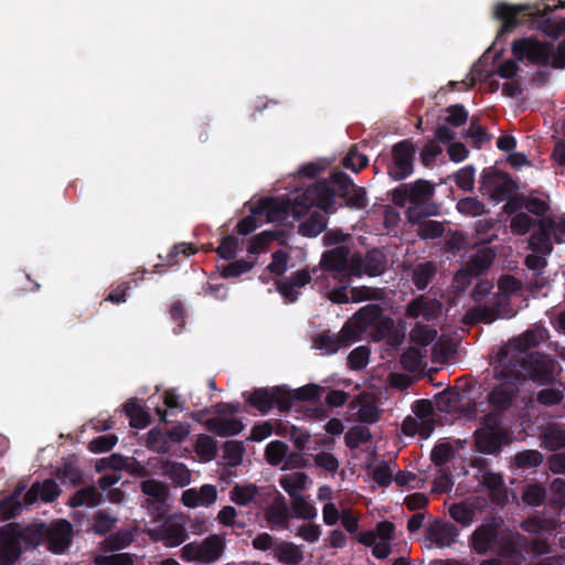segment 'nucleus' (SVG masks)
<instances>
[{"label":"nucleus","mask_w":565,"mask_h":565,"mask_svg":"<svg viewBox=\"0 0 565 565\" xmlns=\"http://www.w3.org/2000/svg\"><path fill=\"white\" fill-rule=\"evenodd\" d=\"M366 190L354 184L343 171H333L329 178L318 180L297 195L291 213L296 218L306 215L312 206L326 213H334L341 206L363 210L367 206Z\"/></svg>","instance_id":"1"},{"label":"nucleus","mask_w":565,"mask_h":565,"mask_svg":"<svg viewBox=\"0 0 565 565\" xmlns=\"http://www.w3.org/2000/svg\"><path fill=\"white\" fill-rule=\"evenodd\" d=\"M542 341V333L536 330H526L519 338H514L498 353L499 361H508L527 372L530 380L539 385H546L554 381L555 361L547 354L533 351Z\"/></svg>","instance_id":"2"},{"label":"nucleus","mask_w":565,"mask_h":565,"mask_svg":"<svg viewBox=\"0 0 565 565\" xmlns=\"http://www.w3.org/2000/svg\"><path fill=\"white\" fill-rule=\"evenodd\" d=\"M561 8H565V1L558 0L555 6L545 4L543 9L537 8L536 11H531V7L525 4L499 2L493 13L494 18L501 21L497 39L513 32L519 25L529 24L531 29L556 40L565 33V18L554 20L551 13Z\"/></svg>","instance_id":"3"},{"label":"nucleus","mask_w":565,"mask_h":565,"mask_svg":"<svg viewBox=\"0 0 565 565\" xmlns=\"http://www.w3.org/2000/svg\"><path fill=\"white\" fill-rule=\"evenodd\" d=\"M497 361L498 365L494 367L497 384L489 392L487 401L493 408V413L499 415L512 406L520 393V387L530 380V376L515 364L498 359Z\"/></svg>","instance_id":"4"},{"label":"nucleus","mask_w":565,"mask_h":565,"mask_svg":"<svg viewBox=\"0 0 565 565\" xmlns=\"http://www.w3.org/2000/svg\"><path fill=\"white\" fill-rule=\"evenodd\" d=\"M511 51L519 62L565 70V39L554 45L534 38H520L512 42Z\"/></svg>","instance_id":"5"},{"label":"nucleus","mask_w":565,"mask_h":565,"mask_svg":"<svg viewBox=\"0 0 565 565\" xmlns=\"http://www.w3.org/2000/svg\"><path fill=\"white\" fill-rule=\"evenodd\" d=\"M475 447L478 452L498 456L513 438L509 430L501 425L495 413H488L482 417L481 426L473 433Z\"/></svg>","instance_id":"6"},{"label":"nucleus","mask_w":565,"mask_h":565,"mask_svg":"<svg viewBox=\"0 0 565 565\" xmlns=\"http://www.w3.org/2000/svg\"><path fill=\"white\" fill-rule=\"evenodd\" d=\"M245 402L262 415L268 414L276 405L280 412H287L291 408L290 391L282 386L257 387L250 393L244 392Z\"/></svg>","instance_id":"7"},{"label":"nucleus","mask_w":565,"mask_h":565,"mask_svg":"<svg viewBox=\"0 0 565 565\" xmlns=\"http://www.w3.org/2000/svg\"><path fill=\"white\" fill-rule=\"evenodd\" d=\"M519 184L507 172L495 167L484 168L480 175V192L493 202H504L505 199L519 191Z\"/></svg>","instance_id":"8"},{"label":"nucleus","mask_w":565,"mask_h":565,"mask_svg":"<svg viewBox=\"0 0 565 565\" xmlns=\"http://www.w3.org/2000/svg\"><path fill=\"white\" fill-rule=\"evenodd\" d=\"M514 310L511 308L507 296L495 295L484 305H478L470 308L465 315V322L492 323L500 318H512Z\"/></svg>","instance_id":"9"},{"label":"nucleus","mask_w":565,"mask_h":565,"mask_svg":"<svg viewBox=\"0 0 565 565\" xmlns=\"http://www.w3.org/2000/svg\"><path fill=\"white\" fill-rule=\"evenodd\" d=\"M416 148L408 140H401L392 147L391 161L387 163V174L395 181H402L414 172Z\"/></svg>","instance_id":"10"},{"label":"nucleus","mask_w":565,"mask_h":565,"mask_svg":"<svg viewBox=\"0 0 565 565\" xmlns=\"http://www.w3.org/2000/svg\"><path fill=\"white\" fill-rule=\"evenodd\" d=\"M529 537L513 531H501L494 547L497 558L505 565H522L524 561L523 548Z\"/></svg>","instance_id":"11"},{"label":"nucleus","mask_w":565,"mask_h":565,"mask_svg":"<svg viewBox=\"0 0 565 565\" xmlns=\"http://www.w3.org/2000/svg\"><path fill=\"white\" fill-rule=\"evenodd\" d=\"M23 532L17 523L0 526V565H14L22 555Z\"/></svg>","instance_id":"12"},{"label":"nucleus","mask_w":565,"mask_h":565,"mask_svg":"<svg viewBox=\"0 0 565 565\" xmlns=\"http://www.w3.org/2000/svg\"><path fill=\"white\" fill-rule=\"evenodd\" d=\"M386 268L387 258L380 248H372L364 256L361 253L351 256V274L355 277H377L384 274Z\"/></svg>","instance_id":"13"},{"label":"nucleus","mask_w":565,"mask_h":565,"mask_svg":"<svg viewBox=\"0 0 565 565\" xmlns=\"http://www.w3.org/2000/svg\"><path fill=\"white\" fill-rule=\"evenodd\" d=\"M73 534L72 523L65 519H58L44 527L42 536L50 552L64 554L73 542Z\"/></svg>","instance_id":"14"},{"label":"nucleus","mask_w":565,"mask_h":565,"mask_svg":"<svg viewBox=\"0 0 565 565\" xmlns=\"http://www.w3.org/2000/svg\"><path fill=\"white\" fill-rule=\"evenodd\" d=\"M321 267L326 271H332L333 277L340 281L350 282L351 276V257L350 248L344 245L335 246L322 254Z\"/></svg>","instance_id":"15"},{"label":"nucleus","mask_w":565,"mask_h":565,"mask_svg":"<svg viewBox=\"0 0 565 565\" xmlns=\"http://www.w3.org/2000/svg\"><path fill=\"white\" fill-rule=\"evenodd\" d=\"M315 273H317L316 268L312 270L303 268L294 271L288 277L276 282L277 291L285 298L286 302L292 303L297 301L300 296L299 289L311 282V274Z\"/></svg>","instance_id":"16"},{"label":"nucleus","mask_w":565,"mask_h":565,"mask_svg":"<svg viewBox=\"0 0 565 565\" xmlns=\"http://www.w3.org/2000/svg\"><path fill=\"white\" fill-rule=\"evenodd\" d=\"M499 533L500 531L494 524H481L470 535V547L478 555H487L494 551Z\"/></svg>","instance_id":"17"},{"label":"nucleus","mask_w":565,"mask_h":565,"mask_svg":"<svg viewBox=\"0 0 565 565\" xmlns=\"http://www.w3.org/2000/svg\"><path fill=\"white\" fill-rule=\"evenodd\" d=\"M289 203L277 198H265L259 200L250 212L254 215L265 216L267 222H281L289 213Z\"/></svg>","instance_id":"18"},{"label":"nucleus","mask_w":565,"mask_h":565,"mask_svg":"<svg viewBox=\"0 0 565 565\" xmlns=\"http://www.w3.org/2000/svg\"><path fill=\"white\" fill-rule=\"evenodd\" d=\"M458 535V527L452 523L443 520H436L426 530V539L440 548L451 546L456 542Z\"/></svg>","instance_id":"19"},{"label":"nucleus","mask_w":565,"mask_h":565,"mask_svg":"<svg viewBox=\"0 0 565 565\" xmlns=\"http://www.w3.org/2000/svg\"><path fill=\"white\" fill-rule=\"evenodd\" d=\"M440 309L441 303L439 300L420 295L407 303L405 315L407 318L417 319L423 317L429 321L437 317Z\"/></svg>","instance_id":"20"},{"label":"nucleus","mask_w":565,"mask_h":565,"mask_svg":"<svg viewBox=\"0 0 565 565\" xmlns=\"http://www.w3.org/2000/svg\"><path fill=\"white\" fill-rule=\"evenodd\" d=\"M140 488L148 497L147 507L156 511L161 510L169 497L168 487L156 479H147L141 482Z\"/></svg>","instance_id":"21"},{"label":"nucleus","mask_w":565,"mask_h":565,"mask_svg":"<svg viewBox=\"0 0 565 565\" xmlns=\"http://www.w3.org/2000/svg\"><path fill=\"white\" fill-rule=\"evenodd\" d=\"M160 473L167 477L174 487L183 488L191 483V471L183 462L162 460Z\"/></svg>","instance_id":"22"},{"label":"nucleus","mask_w":565,"mask_h":565,"mask_svg":"<svg viewBox=\"0 0 565 565\" xmlns=\"http://www.w3.org/2000/svg\"><path fill=\"white\" fill-rule=\"evenodd\" d=\"M206 429L220 437H232L238 435L244 429V424L239 418H226L215 416L204 422Z\"/></svg>","instance_id":"23"},{"label":"nucleus","mask_w":565,"mask_h":565,"mask_svg":"<svg viewBox=\"0 0 565 565\" xmlns=\"http://www.w3.org/2000/svg\"><path fill=\"white\" fill-rule=\"evenodd\" d=\"M200 563L212 564L216 562L224 552L225 541L221 535L212 534L199 543Z\"/></svg>","instance_id":"24"},{"label":"nucleus","mask_w":565,"mask_h":565,"mask_svg":"<svg viewBox=\"0 0 565 565\" xmlns=\"http://www.w3.org/2000/svg\"><path fill=\"white\" fill-rule=\"evenodd\" d=\"M481 484L490 491L491 500L498 504H504L508 500L507 489L500 473L486 470L482 473Z\"/></svg>","instance_id":"25"},{"label":"nucleus","mask_w":565,"mask_h":565,"mask_svg":"<svg viewBox=\"0 0 565 565\" xmlns=\"http://www.w3.org/2000/svg\"><path fill=\"white\" fill-rule=\"evenodd\" d=\"M25 487L18 486L11 494L0 500V520L7 521L22 512L23 504L20 500Z\"/></svg>","instance_id":"26"},{"label":"nucleus","mask_w":565,"mask_h":565,"mask_svg":"<svg viewBox=\"0 0 565 565\" xmlns=\"http://www.w3.org/2000/svg\"><path fill=\"white\" fill-rule=\"evenodd\" d=\"M157 535L167 546H179L188 537L184 526L175 522H166L157 531Z\"/></svg>","instance_id":"27"},{"label":"nucleus","mask_w":565,"mask_h":565,"mask_svg":"<svg viewBox=\"0 0 565 565\" xmlns=\"http://www.w3.org/2000/svg\"><path fill=\"white\" fill-rule=\"evenodd\" d=\"M331 379H324L322 384L309 383L296 388L291 394V401L298 402H319L320 397L330 388Z\"/></svg>","instance_id":"28"},{"label":"nucleus","mask_w":565,"mask_h":565,"mask_svg":"<svg viewBox=\"0 0 565 565\" xmlns=\"http://www.w3.org/2000/svg\"><path fill=\"white\" fill-rule=\"evenodd\" d=\"M383 316L380 305L370 303L360 308L353 316V322L360 329L365 331L369 327L374 326Z\"/></svg>","instance_id":"29"},{"label":"nucleus","mask_w":565,"mask_h":565,"mask_svg":"<svg viewBox=\"0 0 565 565\" xmlns=\"http://www.w3.org/2000/svg\"><path fill=\"white\" fill-rule=\"evenodd\" d=\"M326 212L315 211L309 217L298 225V233L303 237H316L327 228L328 218Z\"/></svg>","instance_id":"30"},{"label":"nucleus","mask_w":565,"mask_h":565,"mask_svg":"<svg viewBox=\"0 0 565 565\" xmlns=\"http://www.w3.org/2000/svg\"><path fill=\"white\" fill-rule=\"evenodd\" d=\"M542 444L548 450H557L565 447V425L559 423L548 424L542 434Z\"/></svg>","instance_id":"31"},{"label":"nucleus","mask_w":565,"mask_h":565,"mask_svg":"<svg viewBox=\"0 0 565 565\" xmlns=\"http://www.w3.org/2000/svg\"><path fill=\"white\" fill-rule=\"evenodd\" d=\"M436 273L437 266L434 262L419 263L412 270V282L418 290H425Z\"/></svg>","instance_id":"32"},{"label":"nucleus","mask_w":565,"mask_h":565,"mask_svg":"<svg viewBox=\"0 0 565 565\" xmlns=\"http://www.w3.org/2000/svg\"><path fill=\"white\" fill-rule=\"evenodd\" d=\"M275 557L285 565H299L303 559L301 548L291 542H281L274 547Z\"/></svg>","instance_id":"33"},{"label":"nucleus","mask_w":565,"mask_h":565,"mask_svg":"<svg viewBox=\"0 0 565 565\" xmlns=\"http://www.w3.org/2000/svg\"><path fill=\"white\" fill-rule=\"evenodd\" d=\"M265 519L271 529H286L288 526L290 514L284 499L266 510Z\"/></svg>","instance_id":"34"},{"label":"nucleus","mask_w":565,"mask_h":565,"mask_svg":"<svg viewBox=\"0 0 565 565\" xmlns=\"http://www.w3.org/2000/svg\"><path fill=\"white\" fill-rule=\"evenodd\" d=\"M124 412L129 417L130 426L134 428L143 429L150 424V415L136 399H129L125 403Z\"/></svg>","instance_id":"35"},{"label":"nucleus","mask_w":565,"mask_h":565,"mask_svg":"<svg viewBox=\"0 0 565 565\" xmlns=\"http://www.w3.org/2000/svg\"><path fill=\"white\" fill-rule=\"evenodd\" d=\"M494 253L491 248L479 249L466 264V267L476 276L483 274L493 263Z\"/></svg>","instance_id":"36"},{"label":"nucleus","mask_w":565,"mask_h":565,"mask_svg":"<svg viewBox=\"0 0 565 565\" xmlns=\"http://www.w3.org/2000/svg\"><path fill=\"white\" fill-rule=\"evenodd\" d=\"M194 451L196 452L201 461H212L217 456L216 440L209 435H199L194 444Z\"/></svg>","instance_id":"37"},{"label":"nucleus","mask_w":565,"mask_h":565,"mask_svg":"<svg viewBox=\"0 0 565 565\" xmlns=\"http://www.w3.org/2000/svg\"><path fill=\"white\" fill-rule=\"evenodd\" d=\"M411 191V203L420 205L429 201L435 192V188L426 180L419 179L413 183H408Z\"/></svg>","instance_id":"38"},{"label":"nucleus","mask_w":565,"mask_h":565,"mask_svg":"<svg viewBox=\"0 0 565 565\" xmlns=\"http://www.w3.org/2000/svg\"><path fill=\"white\" fill-rule=\"evenodd\" d=\"M72 508H79L83 505L97 507L100 503V494L96 488L89 486L77 490L70 499Z\"/></svg>","instance_id":"39"},{"label":"nucleus","mask_w":565,"mask_h":565,"mask_svg":"<svg viewBox=\"0 0 565 565\" xmlns=\"http://www.w3.org/2000/svg\"><path fill=\"white\" fill-rule=\"evenodd\" d=\"M308 479L305 472L297 471L282 476L279 484L292 498L299 494L297 491L306 488Z\"/></svg>","instance_id":"40"},{"label":"nucleus","mask_w":565,"mask_h":565,"mask_svg":"<svg viewBox=\"0 0 565 565\" xmlns=\"http://www.w3.org/2000/svg\"><path fill=\"white\" fill-rule=\"evenodd\" d=\"M522 501L530 507H540L546 499V490L540 483H526L522 488Z\"/></svg>","instance_id":"41"},{"label":"nucleus","mask_w":565,"mask_h":565,"mask_svg":"<svg viewBox=\"0 0 565 565\" xmlns=\"http://www.w3.org/2000/svg\"><path fill=\"white\" fill-rule=\"evenodd\" d=\"M276 238L274 232L264 231L249 239L247 247V258H257L262 252H265L268 245Z\"/></svg>","instance_id":"42"},{"label":"nucleus","mask_w":565,"mask_h":565,"mask_svg":"<svg viewBox=\"0 0 565 565\" xmlns=\"http://www.w3.org/2000/svg\"><path fill=\"white\" fill-rule=\"evenodd\" d=\"M256 265V257L254 259H237L221 267V276L225 279L236 278L243 274L250 271Z\"/></svg>","instance_id":"43"},{"label":"nucleus","mask_w":565,"mask_h":565,"mask_svg":"<svg viewBox=\"0 0 565 565\" xmlns=\"http://www.w3.org/2000/svg\"><path fill=\"white\" fill-rule=\"evenodd\" d=\"M258 494V487L256 484L249 483L246 486L236 484L232 488L230 492L231 500L237 505H248L255 500V497Z\"/></svg>","instance_id":"44"},{"label":"nucleus","mask_w":565,"mask_h":565,"mask_svg":"<svg viewBox=\"0 0 565 565\" xmlns=\"http://www.w3.org/2000/svg\"><path fill=\"white\" fill-rule=\"evenodd\" d=\"M536 193L537 191H531L525 195V210L537 217H544L551 207L548 195L536 196Z\"/></svg>","instance_id":"45"},{"label":"nucleus","mask_w":565,"mask_h":565,"mask_svg":"<svg viewBox=\"0 0 565 565\" xmlns=\"http://www.w3.org/2000/svg\"><path fill=\"white\" fill-rule=\"evenodd\" d=\"M436 337V329L422 323H416L409 332L411 342L420 347L429 345L435 341Z\"/></svg>","instance_id":"46"},{"label":"nucleus","mask_w":565,"mask_h":565,"mask_svg":"<svg viewBox=\"0 0 565 565\" xmlns=\"http://www.w3.org/2000/svg\"><path fill=\"white\" fill-rule=\"evenodd\" d=\"M371 439L372 434L370 429L362 425L351 427L344 436L345 446L350 449H355L360 445L371 441Z\"/></svg>","instance_id":"47"},{"label":"nucleus","mask_w":565,"mask_h":565,"mask_svg":"<svg viewBox=\"0 0 565 565\" xmlns=\"http://www.w3.org/2000/svg\"><path fill=\"white\" fill-rule=\"evenodd\" d=\"M539 221L534 220L525 212H519L510 218L511 232L515 235L523 236L537 225Z\"/></svg>","instance_id":"48"},{"label":"nucleus","mask_w":565,"mask_h":565,"mask_svg":"<svg viewBox=\"0 0 565 565\" xmlns=\"http://www.w3.org/2000/svg\"><path fill=\"white\" fill-rule=\"evenodd\" d=\"M459 402L460 393L454 387H448L436 395V404L440 412L455 411Z\"/></svg>","instance_id":"49"},{"label":"nucleus","mask_w":565,"mask_h":565,"mask_svg":"<svg viewBox=\"0 0 565 565\" xmlns=\"http://www.w3.org/2000/svg\"><path fill=\"white\" fill-rule=\"evenodd\" d=\"M313 347L318 350H323L327 354H334L341 348V341H339L337 333L326 330L315 339Z\"/></svg>","instance_id":"50"},{"label":"nucleus","mask_w":565,"mask_h":565,"mask_svg":"<svg viewBox=\"0 0 565 565\" xmlns=\"http://www.w3.org/2000/svg\"><path fill=\"white\" fill-rule=\"evenodd\" d=\"M457 210L459 213L469 216H480L488 213L483 202L476 196H467L457 202Z\"/></svg>","instance_id":"51"},{"label":"nucleus","mask_w":565,"mask_h":565,"mask_svg":"<svg viewBox=\"0 0 565 565\" xmlns=\"http://www.w3.org/2000/svg\"><path fill=\"white\" fill-rule=\"evenodd\" d=\"M291 509L298 519L312 520L317 516V509L301 494L291 498Z\"/></svg>","instance_id":"52"},{"label":"nucleus","mask_w":565,"mask_h":565,"mask_svg":"<svg viewBox=\"0 0 565 565\" xmlns=\"http://www.w3.org/2000/svg\"><path fill=\"white\" fill-rule=\"evenodd\" d=\"M288 452V445L281 440H273L265 448V458L273 466L280 465Z\"/></svg>","instance_id":"53"},{"label":"nucleus","mask_w":565,"mask_h":565,"mask_svg":"<svg viewBox=\"0 0 565 565\" xmlns=\"http://www.w3.org/2000/svg\"><path fill=\"white\" fill-rule=\"evenodd\" d=\"M224 459L231 467L238 466L245 452V447L243 441L239 440H228L223 446Z\"/></svg>","instance_id":"54"},{"label":"nucleus","mask_w":565,"mask_h":565,"mask_svg":"<svg viewBox=\"0 0 565 565\" xmlns=\"http://www.w3.org/2000/svg\"><path fill=\"white\" fill-rule=\"evenodd\" d=\"M450 518L463 526L470 525L475 518V510L468 503H454L449 508Z\"/></svg>","instance_id":"55"},{"label":"nucleus","mask_w":565,"mask_h":565,"mask_svg":"<svg viewBox=\"0 0 565 565\" xmlns=\"http://www.w3.org/2000/svg\"><path fill=\"white\" fill-rule=\"evenodd\" d=\"M543 462V455L539 450H523L514 456V463L521 469L536 468Z\"/></svg>","instance_id":"56"},{"label":"nucleus","mask_w":565,"mask_h":565,"mask_svg":"<svg viewBox=\"0 0 565 565\" xmlns=\"http://www.w3.org/2000/svg\"><path fill=\"white\" fill-rule=\"evenodd\" d=\"M417 234L422 239H435L445 234V225L439 221L426 220L418 224Z\"/></svg>","instance_id":"57"},{"label":"nucleus","mask_w":565,"mask_h":565,"mask_svg":"<svg viewBox=\"0 0 565 565\" xmlns=\"http://www.w3.org/2000/svg\"><path fill=\"white\" fill-rule=\"evenodd\" d=\"M117 522V519L108 514L107 512L99 510L94 515V522L92 529L97 535H106L113 531Z\"/></svg>","instance_id":"58"},{"label":"nucleus","mask_w":565,"mask_h":565,"mask_svg":"<svg viewBox=\"0 0 565 565\" xmlns=\"http://www.w3.org/2000/svg\"><path fill=\"white\" fill-rule=\"evenodd\" d=\"M55 476L62 483L71 484L81 483L83 478L81 469L72 462H64L57 468Z\"/></svg>","instance_id":"59"},{"label":"nucleus","mask_w":565,"mask_h":565,"mask_svg":"<svg viewBox=\"0 0 565 565\" xmlns=\"http://www.w3.org/2000/svg\"><path fill=\"white\" fill-rule=\"evenodd\" d=\"M370 353V349L365 345L353 349L348 356V366L354 371L363 370L369 363Z\"/></svg>","instance_id":"60"},{"label":"nucleus","mask_w":565,"mask_h":565,"mask_svg":"<svg viewBox=\"0 0 565 565\" xmlns=\"http://www.w3.org/2000/svg\"><path fill=\"white\" fill-rule=\"evenodd\" d=\"M238 239L234 235L222 237L220 245L215 249L216 254L225 259L232 260L237 255Z\"/></svg>","instance_id":"61"},{"label":"nucleus","mask_w":565,"mask_h":565,"mask_svg":"<svg viewBox=\"0 0 565 565\" xmlns=\"http://www.w3.org/2000/svg\"><path fill=\"white\" fill-rule=\"evenodd\" d=\"M454 456V448L450 444L443 443L436 445L430 452V460L435 466L444 469L450 458Z\"/></svg>","instance_id":"62"},{"label":"nucleus","mask_w":565,"mask_h":565,"mask_svg":"<svg viewBox=\"0 0 565 565\" xmlns=\"http://www.w3.org/2000/svg\"><path fill=\"white\" fill-rule=\"evenodd\" d=\"M476 169L473 166H466L455 174V183L462 191H472L475 186Z\"/></svg>","instance_id":"63"},{"label":"nucleus","mask_w":565,"mask_h":565,"mask_svg":"<svg viewBox=\"0 0 565 565\" xmlns=\"http://www.w3.org/2000/svg\"><path fill=\"white\" fill-rule=\"evenodd\" d=\"M369 163V159L365 154L356 151L355 148H351L347 156L342 160V166L353 172H359L365 168Z\"/></svg>","instance_id":"64"}]
</instances>
